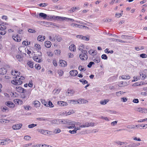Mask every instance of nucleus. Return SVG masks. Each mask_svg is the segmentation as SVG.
Masks as SVG:
<instances>
[{"label":"nucleus","mask_w":147,"mask_h":147,"mask_svg":"<svg viewBox=\"0 0 147 147\" xmlns=\"http://www.w3.org/2000/svg\"><path fill=\"white\" fill-rule=\"evenodd\" d=\"M25 79L24 77L22 76H16V79L11 81V83L13 84L16 85H20L22 83V80Z\"/></svg>","instance_id":"1"},{"label":"nucleus","mask_w":147,"mask_h":147,"mask_svg":"<svg viewBox=\"0 0 147 147\" xmlns=\"http://www.w3.org/2000/svg\"><path fill=\"white\" fill-rule=\"evenodd\" d=\"M82 53L80 55V57L82 60H86L88 59V56L87 55V52L85 50L81 51Z\"/></svg>","instance_id":"2"},{"label":"nucleus","mask_w":147,"mask_h":147,"mask_svg":"<svg viewBox=\"0 0 147 147\" xmlns=\"http://www.w3.org/2000/svg\"><path fill=\"white\" fill-rule=\"evenodd\" d=\"M6 28V27L5 26L0 24V34L2 35L5 34L6 32L5 30Z\"/></svg>","instance_id":"3"},{"label":"nucleus","mask_w":147,"mask_h":147,"mask_svg":"<svg viewBox=\"0 0 147 147\" xmlns=\"http://www.w3.org/2000/svg\"><path fill=\"white\" fill-rule=\"evenodd\" d=\"M40 55H38V56H35L33 57V60L37 62L40 63L41 62V53H40Z\"/></svg>","instance_id":"4"},{"label":"nucleus","mask_w":147,"mask_h":147,"mask_svg":"<svg viewBox=\"0 0 147 147\" xmlns=\"http://www.w3.org/2000/svg\"><path fill=\"white\" fill-rule=\"evenodd\" d=\"M11 140L9 139H6L5 140H0V144L6 145L9 143Z\"/></svg>","instance_id":"5"},{"label":"nucleus","mask_w":147,"mask_h":147,"mask_svg":"<svg viewBox=\"0 0 147 147\" xmlns=\"http://www.w3.org/2000/svg\"><path fill=\"white\" fill-rule=\"evenodd\" d=\"M51 18H52L54 20H56L57 21H64L65 20V17H61L59 16H51Z\"/></svg>","instance_id":"6"},{"label":"nucleus","mask_w":147,"mask_h":147,"mask_svg":"<svg viewBox=\"0 0 147 147\" xmlns=\"http://www.w3.org/2000/svg\"><path fill=\"white\" fill-rule=\"evenodd\" d=\"M75 93L74 91L71 89H69L66 92V94L67 96H71Z\"/></svg>","instance_id":"7"},{"label":"nucleus","mask_w":147,"mask_h":147,"mask_svg":"<svg viewBox=\"0 0 147 147\" xmlns=\"http://www.w3.org/2000/svg\"><path fill=\"white\" fill-rule=\"evenodd\" d=\"M30 92H27L26 94H23L21 95V97L23 99H27L30 94Z\"/></svg>","instance_id":"8"},{"label":"nucleus","mask_w":147,"mask_h":147,"mask_svg":"<svg viewBox=\"0 0 147 147\" xmlns=\"http://www.w3.org/2000/svg\"><path fill=\"white\" fill-rule=\"evenodd\" d=\"M16 88L17 91L20 92L24 93L26 92V90L20 86H17Z\"/></svg>","instance_id":"9"},{"label":"nucleus","mask_w":147,"mask_h":147,"mask_svg":"<svg viewBox=\"0 0 147 147\" xmlns=\"http://www.w3.org/2000/svg\"><path fill=\"white\" fill-rule=\"evenodd\" d=\"M22 124L19 123L16 124L13 126L12 128L14 130H17L20 129L22 126Z\"/></svg>","instance_id":"10"},{"label":"nucleus","mask_w":147,"mask_h":147,"mask_svg":"<svg viewBox=\"0 0 147 147\" xmlns=\"http://www.w3.org/2000/svg\"><path fill=\"white\" fill-rule=\"evenodd\" d=\"M12 38L15 41L18 42H20L21 40V38L18 36V34H17L15 36H12Z\"/></svg>","instance_id":"11"},{"label":"nucleus","mask_w":147,"mask_h":147,"mask_svg":"<svg viewBox=\"0 0 147 147\" xmlns=\"http://www.w3.org/2000/svg\"><path fill=\"white\" fill-rule=\"evenodd\" d=\"M136 110L140 113H147V110L144 108H142L141 107H139L136 109Z\"/></svg>","instance_id":"12"},{"label":"nucleus","mask_w":147,"mask_h":147,"mask_svg":"<svg viewBox=\"0 0 147 147\" xmlns=\"http://www.w3.org/2000/svg\"><path fill=\"white\" fill-rule=\"evenodd\" d=\"M5 105L9 107L13 108L15 106L14 104L11 101H8L5 102Z\"/></svg>","instance_id":"13"},{"label":"nucleus","mask_w":147,"mask_h":147,"mask_svg":"<svg viewBox=\"0 0 147 147\" xmlns=\"http://www.w3.org/2000/svg\"><path fill=\"white\" fill-rule=\"evenodd\" d=\"M59 63H60L61 66L65 67L67 65V62L64 60H60L59 61Z\"/></svg>","instance_id":"14"},{"label":"nucleus","mask_w":147,"mask_h":147,"mask_svg":"<svg viewBox=\"0 0 147 147\" xmlns=\"http://www.w3.org/2000/svg\"><path fill=\"white\" fill-rule=\"evenodd\" d=\"M59 124H67V120L66 119H58Z\"/></svg>","instance_id":"15"},{"label":"nucleus","mask_w":147,"mask_h":147,"mask_svg":"<svg viewBox=\"0 0 147 147\" xmlns=\"http://www.w3.org/2000/svg\"><path fill=\"white\" fill-rule=\"evenodd\" d=\"M7 72V70L4 68H0V75H4Z\"/></svg>","instance_id":"16"},{"label":"nucleus","mask_w":147,"mask_h":147,"mask_svg":"<svg viewBox=\"0 0 147 147\" xmlns=\"http://www.w3.org/2000/svg\"><path fill=\"white\" fill-rule=\"evenodd\" d=\"M69 74L70 75L72 76H76L78 74V71L76 70H73L69 72Z\"/></svg>","instance_id":"17"},{"label":"nucleus","mask_w":147,"mask_h":147,"mask_svg":"<svg viewBox=\"0 0 147 147\" xmlns=\"http://www.w3.org/2000/svg\"><path fill=\"white\" fill-rule=\"evenodd\" d=\"M32 104L34 105V106L37 108L40 107V102L38 100H35L32 102Z\"/></svg>","instance_id":"18"},{"label":"nucleus","mask_w":147,"mask_h":147,"mask_svg":"<svg viewBox=\"0 0 147 147\" xmlns=\"http://www.w3.org/2000/svg\"><path fill=\"white\" fill-rule=\"evenodd\" d=\"M57 104L61 106H65L67 105V103L64 101H58L57 102Z\"/></svg>","instance_id":"19"},{"label":"nucleus","mask_w":147,"mask_h":147,"mask_svg":"<svg viewBox=\"0 0 147 147\" xmlns=\"http://www.w3.org/2000/svg\"><path fill=\"white\" fill-rule=\"evenodd\" d=\"M45 36L42 35H40L37 37V40L39 41L42 42L45 39Z\"/></svg>","instance_id":"20"},{"label":"nucleus","mask_w":147,"mask_h":147,"mask_svg":"<svg viewBox=\"0 0 147 147\" xmlns=\"http://www.w3.org/2000/svg\"><path fill=\"white\" fill-rule=\"evenodd\" d=\"M69 49L71 51H74L76 50V49L75 46L74 44H72L69 46Z\"/></svg>","instance_id":"21"},{"label":"nucleus","mask_w":147,"mask_h":147,"mask_svg":"<svg viewBox=\"0 0 147 147\" xmlns=\"http://www.w3.org/2000/svg\"><path fill=\"white\" fill-rule=\"evenodd\" d=\"M45 46L48 48H50L51 45V42L49 41H46L45 42Z\"/></svg>","instance_id":"22"},{"label":"nucleus","mask_w":147,"mask_h":147,"mask_svg":"<svg viewBox=\"0 0 147 147\" xmlns=\"http://www.w3.org/2000/svg\"><path fill=\"white\" fill-rule=\"evenodd\" d=\"M79 101L80 104H84L88 102V101L87 100H84L83 99H79Z\"/></svg>","instance_id":"23"},{"label":"nucleus","mask_w":147,"mask_h":147,"mask_svg":"<svg viewBox=\"0 0 147 147\" xmlns=\"http://www.w3.org/2000/svg\"><path fill=\"white\" fill-rule=\"evenodd\" d=\"M38 132L43 134L46 135L49 134L48 131L44 129H40L38 130Z\"/></svg>","instance_id":"24"},{"label":"nucleus","mask_w":147,"mask_h":147,"mask_svg":"<svg viewBox=\"0 0 147 147\" xmlns=\"http://www.w3.org/2000/svg\"><path fill=\"white\" fill-rule=\"evenodd\" d=\"M39 16L40 18H42L43 19H45L47 18V15L45 13H40L39 14Z\"/></svg>","instance_id":"25"},{"label":"nucleus","mask_w":147,"mask_h":147,"mask_svg":"<svg viewBox=\"0 0 147 147\" xmlns=\"http://www.w3.org/2000/svg\"><path fill=\"white\" fill-rule=\"evenodd\" d=\"M89 53L92 55H95L96 54V52L95 51H93L92 49H90L88 51Z\"/></svg>","instance_id":"26"},{"label":"nucleus","mask_w":147,"mask_h":147,"mask_svg":"<svg viewBox=\"0 0 147 147\" xmlns=\"http://www.w3.org/2000/svg\"><path fill=\"white\" fill-rule=\"evenodd\" d=\"M11 74L13 75L17 76H18L20 74V73L18 71H12Z\"/></svg>","instance_id":"27"},{"label":"nucleus","mask_w":147,"mask_h":147,"mask_svg":"<svg viewBox=\"0 0 147 147\" xmlns=\"http://www.w3.org/2000/svg\"><path fill=\"white\" fill-rule=\"evenodd\" d=\"M54 105L52 104V102L49 101L48 102H47V107H54Z\"/></svg>","instance_id":"28"},{"label":"nucleus","mask_w":147,"mask_h":147,"mask_svg":"<svg viewBox=\"0 0 147 147\" xmlns=\"http://www.w3.org/2000/svg\"><path fill=\"white\" fill-rule=\"evenodd\" d=\"M121 78H122V79L124 80H128L130 78V77L129 76L126 75H123L121 77Z\"/></svg>","instance_id":"29"},{"label":"nucleus","mask_w":147,"mask_h":147,"mask_svg":"<svg viewBox=\"0 0 147 147\" xmlns=\"http://www.w3.org/2000/svg\"><path fill=\"white\" fill-rule=\"evenodd\" d=\"M121 38L123 39H130V38L131 37L130 36H128V35H122L121 36Z\"/></svg>","instance_id":"30"},{"label":"nucleus","mask_w":147,"mask_h":147,"mask_svg":"<svg viewBox=\"0 0 147 147\" xmlns=\"http://www.w3.org/2000/svg\"><path fill=\"white\" fill-rule=\"evenodd\" d=\"M138 125H128L127 126V127L129 129H133L135 128L136 127H137Z\"/></svg>","instance_id":"31"},{"label":"nucleus","mask_w":147,"mask_h":147,"mask_svg":"<svg viewBox=\"0 0 147 147\" xmlns=\"http://www.w3.org/2000/svg\"><path fill=\"white\" fill-rule=\"evenodd\" d=\"M58 119H54L50 121L52 124H59Z\"/></svg>","instance_id":"32"},{"label":"nucleus","mask_w":147,"mask_h":147,"mask_svg":"<svg viewBox=\"0 0 147 147\" xmlns=\"http://www.w3.org/2000/svg\"><path fill=\"white\" fill-rule=\"evenodd\" d=\"M27 64L31 68L33 67V63L32 61H29L28 62Z\"/></svg>","instance_id":"33"},{"label":"nucleus","mask_w":147,"mask_h":147,"mask_svg":"<svg viewBox=\"0 0 147 147\" xmlns=\"http://www.w3.org/2000/svg\"><path fill=\"white\" fill-rule=\"evenodd\" d=\"M37 119L38 120L41 121H45L47 120V119L46 118H45L42 117H38L37 118Z\"/></svg>","instance_id":"34"},{"label":"nucleus","mask_w":147,"mask_h":147,"mask_svg":"<svg viewBox=\"0 0 147 147\" xmlns=\"http://www.w3.org/2000/svg\"><path fill=\"white\" fill-rule=\"evenodd\" d=\"M23 107L25 110H26L28 111L31 110L32 109L31 107L29 105L24 106Z\"/></svg>","instance_id":"35"},{"label":"nucleus","mask_w":147,"mask_h":147,"mask_svg":"<svg viewBox=\"0 0 147 147\" xmlns=\"http://www.w3.org/2000/svg\"><path fill=\"white\" fill-rule=\"evenodd\" d=\"M74 126L75 125V121H67V124Z\"/></svg>","instance_id":"36"},{"label":"nucleus","mask_w":147,"mask_h":147,"mask_svg":"<svg viewBox=\"0 0 147 147\" xmlns=\"http://www.w3.org/2000/svg\"><path fill=\"white\" fill-rule=\"evenodd\" d=\"M93 61L97 63H99L100 61V58L99 57H96L93 60Z\"/></svg>","instance_id":"37"},{"label":"nucleus","mask_w":147,"mask_h":147,"mask_svg":"<svg viewBox=\"0 0 147 147\" xmlns=\"http://www.w3.org/2000/svg\"><path fill=\"white\" fill-rule=\"evenodd\" d=\"M2 111L3 112H6L8 111V109L6 106H4L1 108Z\"/></svg>","instance_id":"38"},{"label":"nucleus","mask_w":147,"mask_h":147,"mask_svg":"<svg viewBox=\"0 0 147 147\" xmlns=\"http://www.w3.org/2000/svg\"><path fill=\"white\" fill-rule=\"evenodd\" d=\"M56 36L54 35L49 36V39L51 41H55L56 40Z\"/></svg>","instance_id":"39"},{"label":"nucleus","mask_w":147,"mask_h":147,"mask_svg":"<svg viewBox=\"0 0 147 147\" xmlns=\"http://www.w3.org/2000/svg\"><path fill=\"white\" fill-rule=\"evenodd\" d=\"M80 82H82L83 84H87L88 83V82L86 80H84L83 79H81L79 80Z\"/></svg>","instance_id":"40"},{"label":"nucleus","mask_w":147,"mask_h":147,"mask_svg":"<svg viewBox=\"0 0 147 147\" xmlns=\"http://www.w3.org/2000/svg\"><path fill=\"white\" fill-rule=\"evenodd\" d=\"M16 57L18 59V61H22V58L21 55H18L16 56Z\"/></svg>","instance_id":"41"},{"label":"nucleus","mask_w":147,"mask_h":147,"mask_svg":"<svg viewBox=\"0 0 147 147\" xmlns=\"http://www.w3.org/2000/svg\"><path fill=\"white\" fill-rule=\"evenodd\" d=\"M79 9V7H74L71 8V9L70 10V12H74L76 10Z\"/></svg>","instance_id":"42"},{"label":"nucleus","mask_w":147,"mask_h":147,"mask_svg":"<svg viewBox=\"0 0 147 147\" xmlns=\"http://www.w3.org/2000/svg\"><path fill=\"white\" fill-rule=\"evenodd\" d=\"M70 101L71 103H72L74 104H79V100H70Z\"/></svg>","instance_id":"43"},{"label":"nucleus","mask_w":147,"mask_h":147,"mask_svg":"<svg viewBox=\"0 0 147 147\" xmlns=\"http://www.w3.org/2000/svg\"><path fill=\"white\" fill-rule=\"evenodd\" d=\"M56 37L57 40L58 42H60L62 40V38L59 36H56Z\"/></svg>","instance_id":"44"},{"label":"nucleus","mask_w":147,"mask_h":147,"mask_svg":"<svg viewBox=\"0 0 147 147\" xmlns=\"http://www.w3.org/2000/svg\"><path fill=\"white\" fill-rule=\"evenodd\" d=\"M35 47L36 49L38 50H40L41 49L40 46L38 44H36L35 45Z\"/></svg>","instance_id":"45"},{"label":"nucleus","mask_w":147,"mask_h":147,"mask_svg":"<svg viewBox=\"0 0 147 147\" xmlns=\"http://www.w3.org/2000/svg\"><path fill=\"white\" fill-rule=\"evenodd\" d=\"M74 25H76V27H77L80 28H83L85 27H86V26L79 24H74Z\"/></svg>","instance_id":"46"},{"label":"nucleus","mask_w":147,"mask_h":147,"mask_svg":"<svg viewBox=\"0 0 147 147\" xmlns=\"http://www.w3.org/2000/svg\"><path fill=\"white\" fill-rule=\"evenodd\" d=\"M115 142L118 144L120 145H121L123 144H125V145L127 144V142H121V141H116Z\"/></svg>","instance_id":"47"},{"label":"nucleus","mask_w":147,"mask_h":147,"mask_svg":"<svg viewBox=\"0 0 147 147\" xmlns=\"http://www.w3.org/2000/svg\"><path fill=\"white\" fill-rule=\"evenodd\" d=\"M78 69L81 71H84L86 70V69L82 67V66L80 65L78 67Z\"/></svg>","instance_id":"48"},{"label":"nucleus","mask_w":147,"mask_h":147,"mask_svg":"<svg viewBox=\"0 0 147 147\" xmlns=\"http://www.w3.org/2000/svg\"><path fill=\"white\" fill-rule=\"evenodd\" d=\"M108 100H105L103 101H101L100 102V103L102 105H104L107 104L108 102Z\"/></svg>","instance_id":"49"},{"label":"nucleus","mask_w":147,"mask_h":147,"mask_svg":"<svg viewBox=\"0 0 147 147\" xmlns=\"http://www.w3.org/2000/svg\"><path fill=\"white\" fill-rule=\"evenodd\" d=\"M123 94V92L122 91H120L116 92V95L117 96H120L122 94Z\"/></svg>","instance_id":"50"},{"label":"nucleus","mask_w":147,"mask_h":147,"mask_svg":"<svg viewBox=\"0 0 147 147\" xmlns=\"http://www.w3.org/2000/svg\"><path fill=\"white\" fill-rule=\"evenodd\" d=\"M37 124H31L29 125H28V127L30 128H32L36 126Z\"/></svg>","instance_id":"51"},{"label":"nucleus","mask_w":147,"mask_h":147,"mask_svg":"<svg viewBox=\"0 0 147 147\" xmlns=\"http://www.w3.org/2000/svg\"><path fill=\"white\" fill-rule=\"evenodd\" d=\"M64 18H65L64 20L67 21H71L73 22L74 21V20L73 19H72V18H66V17H65Z\"/></svg>","instance_id":"52"},{"label":"nucleus","mask_w":147,"mask_h":147,"mask_svg":"<svg viewBox=\"0 0 147 147\" xmlns=\"http://www.w3.org/2000/svg\"><path fill=\"white\" fill-rule=\"evenodd\" d=\"M82 39L85 40H89V38L87 37L86 36H84L82 35Z\"/></svg>","instance_id":"53"},{"label":"nucleus","mask_w":147,"mask_h":147,"mask_svg":"<svg viewBox=\"0 0 147 147\" xmlns=\"http://www.w3.org/2000/svg\"><path fill=\"white\" fill-rule=\"evenodd\" d=\"M61 132V130L58 128L57 129H55L54 131V133L55 134H57Z\"/></svg>","instance_id":"54"},{"label":"nucleus","mask_w":147,"mask_h":147,"mask_svg":"<svg viewBox=\"0 0 147 147\" xmlns=\"http://www.w3.org/2000/svg\"><path fill=\"white\" fill-rule=\"evenodd\" d=\"M60 91V89H55L53 90V92L54 94H58Z\"/></svg>","instance_id":"55"},{"label":"nucleus","mask_w":147,"mask_h":147,"mask_svg":"<svg viewBox=\"0 0 147 147\" xmlns=\"http://www.w3.org/2000/svg\"><path fill=\"white\" fill-rule=\"evenodd\" d=\"M123 14L122 13H116L115 15V16L117 18H119L121 17Z\"/></svg>","instance_id":"56"},{"label":"nucleus","mask_w":147,"mask_h":147,"mask_svg":"<svg viewBox=\"0 0 147 147\" xmlns=\"http://www.w3.org/2000/svg\"><path fill=\"white\" fill-rule=\"evenodd\" d=\"M140 75L141 78L142 79H144L146 77V75L143 74H140Z\"/></svg>","instance_id":"57"},{"label":"nucleus","mask_w":147,"mask_h":147,"mask_svg":"<svg viewBox=\"0 0 147 147\" xmlns=\"http://www.w3.org/2000/svg\"><path fill=\"white\" fill-rule=\"evenodd\" d=\"M24 138L26 140H29L31 139V138L29 136H26L24 137Z\"/></svg>","instance_id":"58"},{"label":"nucleus","mask_w":147,"mask_h":147,"mask_svg":"<svg viewBox=\"0 0 147 147\" xmlns=\"http://www.w3.org/2000/svg\"><path fill=\"white\" fill-rule=\"evenodd\" d=\"M94 64V62L92 61L90 62L88 65L87 66L89 68H90L92 67V65Z\"/></svg>","instance_id":"59"},{"label":"nucleus","mask_w":147,"mask_h":147,"mask_svg":"<svg viewBox=\"0 0 147 147\" xmlns=\"http://www.w3.org/2000/svg\"><path fill=\"white\" fill-rule=\"evenodd\" d=\"M101 58L102 59L106 60L107 59L108 57L105 54H103L101 56Z\"/></svg>","instance_id":"60"},{"label":"nucleus","mask_w":147,"mask_h":147,"mask_svg":"<svg viewBox=\"0 0 147 147\" xmlns=\"http://www.w3.org/2000/svg\"><path fill=\"white\" fill-rule=\"evenodd\" d=\"M63 72L62 70H60L58 71V74L59 76H62L63 75Z\"/></svg>","instance_id":"61"},{"label":"nucleus","mask_w":147,"mask_h":147,"mask_svg":"<svg viewBox=\"0 0 147 147\" xmlns=\"http://www.w3.org/2000/svg\"><path fill=\"white\" fill-rule=\"evenodd\" d=\"M36 69H41V66L39 64H36L34 66Z\"/></svg>","instance_id":"62"},{"label":"nucleus","mask_w":147,"mask_h":147,"mask_svg":"<svg viewBox=\"0 0 147 147\" xmlns=\"http://www.w3.org/2000/svg\"><path fill=\"white\" fill-rule=\"evenodd\" d=\"M101 118L102 119H104L105 120L108 121H109V119L107 117L102 116L101 117Z\"/></svg>","instance_id":"63"},{"label":"nucleus","mask_w":147,"mask_h":147,"mask_svg":"<svg viewBox=\"0 0 147 147\" xmlns=\"http://www.w3.org/2000/svg\"><path fill=\"white\" fill-rule=\"evenodd\" d=\"M140 56L142 58H145L147 57V55L145 54H142L140 55Z\"/></svg>","instance_id":"64"}]
</instances>
